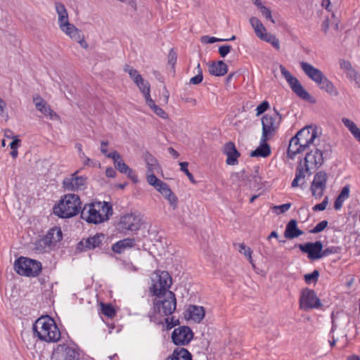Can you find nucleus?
<instances>
[{
  "instance_id": "1",
  "label": "nucleus",
  "mask_w": 360,
  "mask_h": 360,
  "mask_svg": "<svg viewBox=\"0 0 360 360\" xmlns=\"http://www.w3.org/2000/svg\"><path fill=\"white\" fill-rule=\"evenodd\" d=\"M308 150L304 161H300L295 170V177L291 186L296 188L305 184L306 175L319 168L330 158L332 146L330 143L318 136L317 129L311 126L300 129L291 138L288 148V155L293 159L297 154Z\"/></svg>"
},
{
  "instance_id": "2",
  "label": "nucleus",
  "mask_w": 360,
  "mask_h": 360,
  "mask_svg": "<svg viewBox=\"0 0 360 360\" xmlns=\"http://www.w3.org/2000/svg\"><path fill=\"white\" fill-rule=\"evenodd\" d=\"M153 301V311L148 314L150 322L157 325L163 324L168 321V316L174 313L176 307L175 294L169 291L162 295H155Z\"/></svg>"
},
{
  "instance_id": "3",
  "label": "nucleus",
  "mask_w": 360,
  "mask_h": 360,
  "mask_svg": "<svg viewBox=\"0 0 360 360\" xmlns=\"http://www.w3.org/2000/svg\"><path fill=\"white\" fill-rule=\"evenodd\" d=\"M34 334L46 342H57L61 333L55 321L49 316H42L37 319L32 326Z\"/></svg>"
},
{
  "instance_id": "4",
  "label": "nucleus",
  "mask_w": 360,
  "mask_h": 360,
  "mask_svg": "<svg viewBox=\"0 0 360 360\" xmlns=\"http://www.w3.org/2000/svg\"><path fill=\"white\" fill-rule=\"evenodd\" d=\"M112 214L110 203L107 202H95L86 204L81 211V218L88 223L100 224L108 220Z\"/></svg>"
},
{
  "instance_id": "5",
  "label": "nucleus",
  "mask_w": 360,
  "mask_h": 360,
  "mask_svg": "<svg viewBox=\"0 0 360 360\" xmlns=\"http://www.w3.org/2000/svg\"><path fill=\"white\" fill-rule=\"evenodd\" d=\"M82 202L78 195H65L53 207V213L61 219H69L81 214Z\"/></svg>"
},
{
  "instance_id": "6",
  "label": "nucleus",
  "mask_w": 360,
  "mask_h": 360,
  "mask_svg": "<svg viewBox=\"0 0 360 360\" xmlns=\"http://www.w3.org/2000/svg\"><path fill=\"white\" fill-rule=\"evenodd\" d=\"M300 65L304 74L315 82L321 90L326 91L331 96H337L338 95L337 89L321 70L304 61H301Z\"/></svg>"
},
{
  "instance_id": "7",
  "label": "nucleus",
  "mask_w": 360,
  "mask_h": 360,
  "mask_svg": "<svg viewBox=\"0 0 360 360\" xmlns=\"http://www.w3.org/2000/svg\"><path fill=\"white\" fill-rule=\"evenodd\" d=\"M282 115L274 108V113L265 114L261 119L263 141H268L273 139L279 129Z\"/></svg>"
},
{
  "instance_id": "8",
  "label": "nucleus",
  "mask_w": 360,
  "mask_h": 360,
  "mask_svg": "<svg viewBox=\"0 0 360 360\" xmlns=\"http://www.w3.org/2000/svg\"><path fill=\"white\" fill-rule=\"evenodd\" d=\"M152 285L150 291L153 295L168 292L172 283L170 274L166 271L156 270L151 278Z\"/></svg>"
},
{
  "instance_id": "9",
  "label": "nucleus",
  "mask_w": 360,
  "mask_h": 360,
  "mask_svg": "<svg viewBox=\"0 0 360 360\" xmlns=\"http://www.w3.org/2000/svg\"><path fill=\"white\" fill-rule=\"evenodd\" d=\"M14 269L20 276H37L41 271V264L36 260L20 257L15 261Z\"/></svg>"
},
{
  "instance_id": "10",
  "label": "nucleus",
  "mask_w": 360,
  "mask_h": 360,
  "mask_svg": "<svg viewBox=\"0 0 360 360\" xmlns=\"http://www.w3.org/2000/svg\"><path fill=\"white\" fill-rule=\"evenodd\" d=\"M279 68L282 76L285 78L292 91L302 99L308 101L310 98V94L304 89L300 82L283 65H280Z\"/></svg>"
},
{
  "instance_id": "11",
  "label": "nucleus",
  "mask_w": 360,
  "mask_h": 360,
  "mask_svg": "<svg viewBox=\"0 0 360 360\" xmlns=\"http://www.w3.org/2000/svg\"><path fill=\"white\" fill-rule=\"evenodd\" d=\"M79 354L75 346L59 344L53 349L51 360H78Z\"/></svg>"
},
{
  "instance_id": "12",
  "label": "nucleus",
  "mask_w": 360,
  "mask_h": 360,
  "mask_svg": "<svg viewBox=\"0 0 360 360\" xmlns=\"http://www.w3.org/2000/svg\"><path fill=\"white\" fill-rule=\"evenodd\" d=\"M328 174L324 171H320L315 174L314 179L311 182L310 190L312 196L316 200H320L327 186Z\"/></svg>"
},
{
  "instance_id": "13",
  "label": "nucleus",
  "mask_w": 360,
  "mask_h": 360,
  "mask_svg": "<svg viewBox=\"0 0 360 360\" xmlns=\"http://www.w3.org/2000/svg\"><path fill=\"white\" fill-rule=\"evenodd\" d=\"M141 226V220L139 214L127 213L121 217L118 224L119 229L124 233L139 230Z\"/></svg>"
},
{
  "instance_id": "14",
  "label": "nucleus",
  "mask_w": 360,
  "mask_h": 360,
  "mask_svg": "<svg viewBox=\"0 0 360 360\" xmlns=\"http://www.w3.org/2000/svg\"><path fill=\"white\" fill-rule=\"evenodd\" d=\"M300 304L301 309L304 310L317 309L322 305L321 300L317 297L315 291L308 288L304 289L302 291Z\"/></svg>"
},
{
  "instance_id": "15",
  "label": "nucleus",
  "mask_w": 360,
  "mask_h": 360,
  "mask_svg": "<svg viewBox=\"0 0 360 360\" xmlns=\"http://www.w3.org/2000/svg\"><path fill=\"white\" fill-rule=\"evenodd\" d=\"M193 338L192 330L186 326L175 328L172 333V340L176 345H186Z\"/></svg>"
},
{
  "instance_id": "16",
  "label": "nucleus",
  "mask_w": 360,
  "mask_h": 360,
  "mask_svg": "<svg viewBox=\"0 0 360 360\" xmlns=\"http://www.w3.org/2000/svg\"><path fill=\"white\" fill-rule=\"evenodd\" d=\"M300 251L307 255V257L310 260H318L321 259V249L323 248V243L321 241L318 240L316 242H308L304 244H298L297 245Z\"/></svg>"
},
{
  "instance_id": "17",
  "label": "nucleus",
  "mask_w": 360,
  "mask_h": 360,
  "mask_svg": "<svg viewBox=\"0 0 360 360\" xmlns=\"http://www.w3.org/2000/svg\"><path fill=\"white\" fill-rule=\"evenodd\" d=\"M79 171L74 172L70 177L64 179L63 187L68 191H78L85 188L87 178L84 176H77Z\"/></svg>"
},
{
  "instance_id": "18",
  "label": "nucleus",
  "mask_w": 360,
  "mask_h": 360,
  "mask_svg": "<svg viewBox=\"0 0 360 360\" xmlns=\"http://www.w3.org/2000/svg\"><path fill=\"white\" fill-rule=\"evenodd\" d=\"M32 101L36 109L50 120H56L59 119V115L55 112L50 105L39 94L32 96Z\"/></svg>"
},
{
  "instance_id": "19",
  "label": "nucleus",
  "mask_w": 360,
  "mask_h": 360,
  "mask_svg": "<svg viewBox=\"0 0 360 360\" xmlns=\"http://www.w3.org/2000/svg\"><path fill=\"white\" fill-rule=\"evenodd\" d=\"M105 239V234L96 233L94 236L89 237L86 239H82L77 244V249L81 251L94 250L97 247H100Z\"/></svg>"
},
{
  "instance_id": "20",
  "label": "nucleus",
  "mask_w": 360,
  "mask_h": 360,
  "mask_svg": "<svg viewBox=\"0 0 360 360\" xmlns=\"http://www.w3.org/2000/svg\"><path fill=\"white\" fill-rule=\"evenodd\" d=\"M224 153L227 156L226 161L227 165H235L238 164L237 159L240 156V153L233 142L229 141L224 145Z\"/></svg>"
},
{
  "instance_id": "21",
  "label": "nucleus",
  "mask_w": 360,
  "mask_h": 360,
  "mask_svg": "<svg viewBox=\"0 0 360 360\" xmlns=\"http://www.w3.org/2000/svg\"><path fill=\"white\" fill-rule=\"evenodd\" d=\"M62 238L63 234L60 229L54 227L48 231L41 241L46 246H51L61 240Z\"/></svg>"
},
{
  "instance_id": "22",
  "label": "nucleus",
  "mask_w": 360,
  "mask_h": 360,
  "mask_svg": "<svg viewBox=\"0 0 360 360\" xmlns=\"http://www.w3.org/2000/svg\"><path fill=\"white\" fill-rule=\"evenodd\" d=\"M186 312V317L195 323H200L205 314V309L202 307L195 305H190Z\"/></svg>"
},
{
  "instance_id": "23",
  "label": "nucleus",
  "mask_w": 360,
  "mask_h": 360,
  "mask_svg": "<svg viewBox=\"0 0 360 360\" xmlns=\"http://www.w3.org/2000/svg\"><path fill=\"white\" fill-rule=\"evenodd\" d=\"M157 191L169 201L170 205L174 210L176 208L178 201L177 198L166 183L163 182L160 187L158 188Z\"/></svg>"
},
{
  "instance_id": "24",
  "label": "nucleus",
  "mask_w": 360,
  "mask_h": 360,
  "mask_svg": "<svg viewBox=\"0 0 360 360\" xmlns=\"http://www.w3.org/2000/svg\"><path fill=\"white\" fill-rule=\"evenodd\" d=\"M303 233V231L297 227V221L295 219H291L286 225L284 236L286 238L292 239L302 236Z\"/></svg>"
},
{
  "instance_id": "25",
  "label": "nucleus",
  "mask_w": 360,
  "mask_h": 360,
  "mask_svg": "<svg viewBox=\"0 0 360 360\" xmlns=\"http://www.w3.org/2000/svg\"><path fill=\"white\" fill-rule=\"evenodd\" d=\"M228 72L227 65L222 60L213 62L209 65V72L210 75L221 77L226 75Z\"/></svg>"
},
{
  "instance_id": "26",
  "label": "nucleus",
  "mask_w": 360,
  "mask_h": 360,
  "mask_svg": "<svg viewBox=\"0 0 360 360\" xmlns=\"http://www.w3.org/2000/svg\"><path fill=\"white\" fill-rule=\"evenodd\" d=\"M271 153L270 146L267 141H263V138L261 136L259 146L250 153V156L266 158L271 155Z\"/></svg>"
},
{
  "instance_id": "27",
  "label": "nucleus",
  "mask_w": 360,
  "mask_h": 360,
  "mask_svg": "<svg viewBox=\"0 0 360 360\" xmlns=\"http://www.w3.org/2000/svg\"><path fill=\"white\" fill-rule=\"evenodd\" d=\"M135 245V240L134 238H127L122 240H120L113 244L112 246V250L113 252L121 254L127 248H131L134 247Z\"/></svg>"
},
{
  "instance_id": "28",
  "label": "nucleus",
  "mask_w": 360,
  "mask_h": 360,
  "mask_svg": "<svg viewBox=\"0 0 360 360\" xmlns=\"http://www.w3.org/2000/svg\"><path fill=\"white\" fill-rule=\"evenodd\" d=\"M166 360H192V354L185 348L177 347Z\"/></svg>"
},
{
  "instance_id": "29",
  "label": "nucleus",
  "mask_w": 360,
  "mask_h": 360,
  "mask_svg": "<svg viewBox=\"0 0 360 360\" xmlns=\"http://www.w3.org/2000/svg\"><path fill=\"white\" fill-rule=\"evenodd\" d=\"M62 32L66 35L70 37L72 39L76 38L77 36L80 34L81 30L77 29L73 24H71L69 20L58 25Z\"/></svg>"
},
{
  "instance_id": "30",
  "label": "nucleus",
  "mask_w": 360,
  "mask_h": 360,
  "mask_svg": "<svg viewBox=\"0 0 360 360\" xmlns=\"http://www.w3.org/2000/svg\"><path fill=\"white\" fill-rule=\"evenodd\" d=\"M144 161L147 167V172H154L160 169L158 160L150 153L146 152L143 154Z\"/></svg>"
},
{
  "instance_id": "31",
  "label": "nucleus",
  "mask_w": 360,
  "mask_h": 360,
  "mask_svg": "<svg viewBox=\"0 0 360 360\" xmlns=\"http://www.w3.org/2000/svg\"><path fill=\"white\" fill-rule=\"evenodd\" d=\"M56 11L58 16V25L69 20L68 11L65 5L61 2L55 3Z\"/></svg>"
},
{
  "instance_id": "32",
  "label": "nucleus",
  "mask_w": 360,
  "mask_h": 360,
  "mask_svg": "<svg viewBox=\"0 0 360 360\" xmlns=\"http://www.w3.org/2000/svg\"><path fill=\"white\" fill-rule=\"evenodd\" d=\"M250 22L253 27L256 35L261 39L264 34L266 32L265 27L263 25L262 22L256 17H252L250 19Z\"/></svg>"
},
{
  "instance_id": "33",
  "label": "nucleus",
  "mask_w": 360,
  "mask_h": 360,
  "mask_svg": "<svg viewBox=\"0 0 360 360\" xmlns=\"http://www.w3.org/2000/svg\"><path fill=\"white\" fill-rule=\"evenodd\" d=\"M342 122L345 126L349 130L354 137L360 142V129L356 124L348 118H342Z\"/></svg>"
},
{
  "instance_id": "34",
  "label": "nucleus",
  "mask_w": 360,
  "mask_h": 360,
  "mask_svg": "<svg viewBox=\"0 0 360 360\" xmlns=\"http://www.w3.org/2000/svg\"><path fill=\"white\" fill-rule=\"evenodd\" d=\"M340 66L341 69L347 71V75L353 78L356 83H358L357 79H360V75H358L356 71L352 68L351 63L345 60H340Z\"/></svg>"
},
{
  "instance_id": "35",
  "label": "nucleus",
  "mask_w": 360,
  "mask_h": 360,
  "mask_svg": "<svg viewBox=\"0 0 360 360\" xmlns=\"http://www.w3.org/2000/svg\"><path fill=\"white\" fill-rule=\"evenodd\" d=\"M238 246L239 252L247 257L249 262L252 264V267L255 268V265L252 258V250L251 248L244 243H239Z\"/></svg>"
},
{
  "instance_id": "36",
  "label": "nucleus",
  "mask_w": 360,
  "mask_h": 360,
  "mask_svg": "<svg viewBox=\"0 0 360 360\" xmlns=\"http://www.w3.org/2000/svg\"><path fill=\"white\" fill-rule=\"evenodd\" d=\"M260 39L270 43L276 50L280 49V41L275 35L266 32Z\"/></svg>"
},
{
  "instance_id": "37",
  "label": "nucleus",
  "mask_w": 360,
  "mask_h": 360,
  "mask_svg": "<svg viewBox=\"0 0 360 360\" xmlns=\"http://www.w3.org/2000/svg\"><path fill=\"white\" fill-rule=\"evenodd\" d=\"M147 181L150 185L153 186L156 190L158 188L160 187V186L163 183L162 181L158 179L155 175L154 174V172H147Z\"/></svg>"
},
{
  "instance_id": "38",
  "label": "nucleus",
  "mask_w": 360,
  "mask_h": 360,
  "mask_svg": "<svg viewBox=\"0 0 360 360\" xmlns=\"http://www.w3.org/2000/svg\"><path fill=\"white\" fill-rule=\"evenodd\" d=\"M124 70V72H128L134 83H137L139 79L141 80L142 78V76L139 73V72L129 65H125Z\"/></svg>"
},
{
  "instance_id": "39",
  "label": "nucleus",
  "mask_w": 360,
  "mask_h": 360,
  "mask_svg": "<svg viewBox=\"0 0 360 360\" xmlns=\"http://www.w3.org/2000/svg\"><path fill=\"white\" fill-rule=\"evenodd\" d=\"M101 312L108 317H113L115 315V310L111 304H101Z\"/></svg>"
},
{
  "instance_id": "40",
  "label": "nucleus",
  "mask_w": 360,
  "mask_h": 360,
  "mask_svg": "<svg viewBox=\"0 0 360 360\" xmlns=\"http://www.w3.org/2000/svg\"><path fill=\"white\" fill-rule=\"evenodd\" d=\"M319 276V271L318 270H314L311 274H307L304 276V281L307 284L316 283L318 281Z\"/></svg>"
},
{
  "instance_id": "41",
  "label": "nucleus",
  "mask_w": 360,
  "mask_h": 360,
  "mask_svg": "<svg viewBox=\"0 0 360 360\" xmlns=\"http://www.w3.org/2000/svg\"><path fill=\"white\" fill-rule=\"evenodd\" d=\"M179 166H180V170L181 172H183L187 176L188 179L193 184H195V181L194 179L193 175L188 169V162H179Z\"/></svg>"
},
{
  "instance_id": "42",
  "label": "nucleus",
  "mask_w": 360,
  "mask_h": 360,
  "mask_svg": "<svg viewBox=\"0 0 360 360\" xmlns=\"http://www.w3.org/2000/svg\"><path fill=\"white\" fill-rule=\"evenodd\" d=\"M340 250V248L336 246H330L325 248L324 250L322 248L321 252V258L327 257L330 255L338 254L339 253Z\"/></svg>"
},
{
  "instance_id": "43",
  "label": "nucleus",
  "mask_w": 360,
  "mask_h": 360,
  "mask_svg": "<svg viewBox=\"0 0 360 360\" xmlns=\"http://www.w3.org/2000/svg\"><path fill=\"white\" fill-rule=\"evenodd\" d=\"M150 108L158 116L162 119H167L168 115L167 113L162 109L160 106L156 105L155 103H153L150 106Z\"/></svg>"
},
{
  "instance_id": "44",
  "label": "nucleus",
  "mask_w": 360,
  "mask_h": 360,
  "mask_svg": "<svg viewBox=\"0 0 360 360\" xmlns=\"http://www.w3.org/2000/svg\"><path fill=\"white\" fill-rule=\"evenodd\" d=\"M197 70H198V73L195 77H193L192 78H191L190 84H198L200 82H202V81L203 79V75H202V70L200 68V63H198L197 65Z\"/></svg>"
},
{
  "instance_id": "45",
  "label": "nucleus",
  "mask_w": 360,
  "mask_h": 360,
  "mask_svg": "<svg viewBox=\"0 0 360 360\" xmlns=\"http://www.w3.org/2000/svg\"><path fill=\"white\" fill-rule=\"evenodd\" d=\"M291 207L290 203H285L281 205H275L273 207V210L277 214H280L282 213H285L287 212Z\"/></svg>"
},
{
  "instance_id": "46",
  "label": "nucleus",
  "mask_w": 360,
  "mask_h": 360,
  "mask_svg": "<svg viewBox=\"0 0 360 360\" xmlns=\"http://www.w3.org/2000/svg\"><path fill=\"white\" fill-rule=\"evenodd\" d=\"M328 221L326 220L321 221V222L318 223L315 227L309 231V233H317L322 231H323L328 226Z\"/></svg>"
},
{
  "instance_id": "47",
  "label": "nucleus",
  "mask_w": 360,
  "mask_h": 360,
  "mask_svg": "<svg viewBox=\"0 0 360 360\" xmlns=\"http://www.w3.org/2000/svg\"><path fill=\"white\" fill-rule=\"evenodd\" d=\"M115 167L122 174H126L130 169V167L124 163L123 160L115 165Z\"/></svg>"
},
{
  "instance_id": "48",
  "label": "nucleus",
  "mask_w": 360,
  "mask_h": 360,
  "mask_svg": "<svg viewBox=\"0 0 360 360\" xmlns=\"http://www.w3.org/2000/svg\"><path fill=\"white\" fill-rule=\"evenodd\" d=\"M135 84L137 85V86L139 87V90L142 93H144L147 90H150V84H149V83L147 81L144 80L143 77L141 79V80L139 79L137 83H135Z\"/></svg>"
},
{
  "instance_id": "49",
  "label": "nucleus",
  "mask_w": 360,
  "mask_h": 360,
  "mask_svg": "<svg viewBox=\"0 0 360 360\" xmlns=\"http://www.w3.org/2000/svg\"><path fill=\"white\" fill-rule=\"evenodd\" d=\"M262 15L268 20H270L271 22L275 23V20H274L272 15H271V10L266 7L263 6L259 9Z\"/></svg>"
},
{
  "instance_id": "50",
  "label": "nucleus",
  "mask_w": 360,
  "mask_h": 360,
  "mask_svg": "<svg viewBox=\"0 0 360 360\" xmlns=\"http://www.w3.org/2000/svg\"><path fill=\"white\" fill-rule=\"evenodd\" d=\"M328 204V196H326L323 199V200L319 203V204H317L315 206L313 207L312 210L315 212H317V211H323L326 210L327 205Z\"/></svg>"
},
{
  "instance_id": "51",
  "label": "nucleus",
  "mask_w": 360,
  "mask_h": 360,
  "mask_svg": "<svg viewBox=\"0 0 360 360\" xmlns=\"http://www.w3.org/2000/svg\"><path fill=\"white\" fill-rule=\"evenodd\" d=\"M269 103L266 101H264L262 102L256 108L257 111V116L260 115L263 112H264L266 110H267L269 108Z\"/></svg>"
},
{
  "instance_id": "52",
  "label": "nucleus",
  "mask_w": 360,
  "mask_h": 360,
  "mask_svg": "<svg viewBox=\"0 0 360 360\" xmlns=\"http://www.w3.org/2000/svg\"><path fill=\"white\" fill-rule=\"evenodd\" d=\"M349 192H350V186L347 184L343 187V188L342 189L338 197L340 198L341 199L345 200L349 198Z\"/></svg>"
},
{
  "instance_id": "53",
  "label": "nucleus",
  "mask_w": 360,
  "mask_h": 360,
  "mask_svg": "<svg viewBox=\"0 0 360 360\" xmlns=\"http://www.w3.org/2000/svg\"><path fill=\"white\" fill-rule=\"evenodd\" d=\"M105 156L112 159L114 160V165L117 164V162H120V160H122V158L120 155V154L116 150L108 153Z\"/></svg>"
},
{
  "instance_id": "54",
  "label": "nucleus",
  "mask_w": 360,
  "mask_h": 360,
  "mask_svg": "<svg viewBox=\"0 0 360 360\" xmlns=\"http://www.w3.org/2000/svg\"><path fill=\"white\" fill-rule=\"evenodd\" d=\"M73 40H75L77 42H78L80 44V46L82 47H83L84 49H87L88 48V44L84 40V36L82 34V32H81L80 34L77 36L76 38H75Z\"/></svg>"
},
{
  "instance_id": "55",
  "label": "nucleus",
  "mask_w": 360,
  "mask_h": 360,
  "mask_svg": "<svg viewBox=\"0 0 360 360\" xmlns=\"http://www.w3.org/2000/svg\"><path fill=\"white\" fill-rule=\"evenodd\" d=\"M231 46L229 45L221 46L219 48V53L222 58H224L231 51Z\"/></svg>"
},
{
  "instance_id": "56",
  "label": "nucleus",
  "mask_w": 360,
  "mask_h": 360,
  "mask_svg": "<svg viewBox=\"0 0 360 360\" xmlns=\"http://www.w3.org/2000/svg\"><path fill=\"white\" fill-rule=\"evenodd\" d=\"M176 52L171 49L168 54V63L174 66L176 62Z\"/></svg>"
},
{
  "instance_id": "57",
  "label": "nucleus",
  "mask_w": 360,
  "mask_h": 360,
  "mask_svg": "<svg viewBox=\"0 0 360 360\" xmlns=\"http://www.w3.org/2000/svg\"><path fill=\"white\" fill-rule=\"evenodd\" d=\"M202 39H203L204 42L209 43V44H212V43H214L217 41H226V39H222L216 38L214 37H208V36H205L202 37Z\"/></svg>"
},
{
  "instance_id": "58",
  "label": "nucleus",
  "mask_w": 360,
  "mask_h": 360,
  "mask_svg": "<svg viewBox=\"0 0 360 360\" xmlns=\"http://www.w3.org/2000/svg\"><path fill=\"white\" fill-rule=\"evenodd\" d=\"M129 179H130L134 183L136 184L139 182L138 176L135 172L130 168V169L125 174Z\"/></svg>"
},
{
  "instance_id": "59",
  "label": "nucleus",
  "mask_w": 360,
  "mask_h": 360,
  "mask_svg": "<svg viewBox=\"0 0 360 360\" xmlns=\"http://www.w3.org/2000/svg\"><path fill=\"white\" fill-rule=\"evenodd\" d=\"M142 94L144 95L146 103L149 107L153 103H155V101L150 97V90H147L146 91Z\"/></svg>"
},
{
  "instance_id": "60",
  "label": "nucleus",
  "mask_w": 360,
  "mask_h": 360,
  "mask_svg": "<svg viewBox=\"0 0 360 360\" xmlns=\"http://www.w3.org/2000/svg\"><path fill=\"white\" fill-rule=\"evenodd\" d=\"M105 175L108 177L113 178L116 176V171L112 167H109L105 169Z\"/></svg>"
},
{
  "instance_id": "61",
  "label": "nucleus",
  "mask_w": 360,
  "mask_h": 360,
  "mask_svg": "<svg viewBox=\"0 0 360 360\" xmlns=\"http://www.w3.org/2000/svg\"><path fill=\"white\" fill-rule=\"evenodd\" d=\"M20 143V140L17 136L14 137V139L10 143V147L12 150L18 149Z\"/></svg>"
},
{
  "instance_id": "62",
  "label": "nucleus",
  "mask_w": 360,
  "mask_h": 360,
  "mask_svg": "<svg viewBox=\"0 0 360 360\" xmlns=\"http://www.w3.org/2000/svg\"><path fill=\"white\" fill-rule=\"evenodd\" d=\"M108 146V141H102L101 142V151L105 155H106L108 154V149H107Z\"/></svg>"
},
{
  "instance_id": "63",
  "label": "nucleus",
  "mask_w": 360,
  "mask_h": 360,
  "mask_svg": "<svg viewBox=\"0 0 360 360\" xmlns=\"http://www.w3.org/2000/svg\"><path fill=\"white\" fill-rule=\"evenodd\" d=\"M344 201V200L341 199L338 196L334 203V208L336 210H340L342 207Z\"/></svg>"
},
{
  "instance_id": "64",
  "label": "nucleus",
  "mask_w": 360,
  "mask_h": 360,
  "mask_svg": "<svg viewBox=\"0 0 360 360\" xmlns=\"http://www.w3.org/2000/svg\"><path fill=\"white\" fill-rule=\"evenodd\" d=\"M321 29L324 32L325 34L327 33L328 29H329V18H326L321 25Z\"/></svg>"
}]
</instances>
